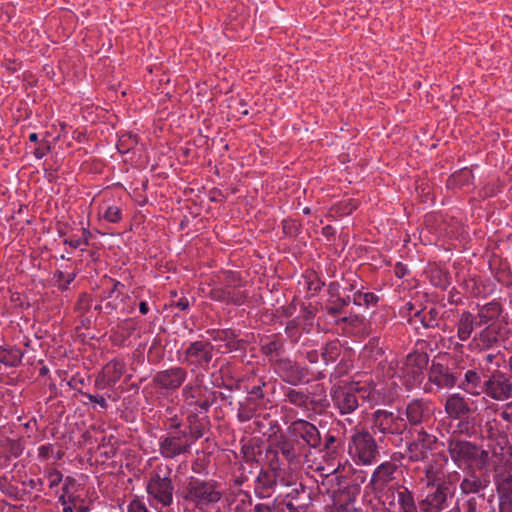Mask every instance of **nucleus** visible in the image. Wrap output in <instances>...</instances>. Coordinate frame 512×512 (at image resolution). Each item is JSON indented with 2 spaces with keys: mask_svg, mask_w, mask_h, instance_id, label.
Wrapping results in <instances>:
<instances>
[{
  "mask_svg": "<svg viewBox=\"0 0 512 512\" xmlns=\"http://www.w3.org/2000/svg\"><path fill=\"white\" fill-rule=\"evenodd\" d=\"M409 367H416V370L425 369L429 363V356L426 352L415 351L407 355L405 362Z\"/></svg>",
  "mask_w": 512,
  "mask_h": 512,
  "instance_id": "nucleus-41",
  "label": "nucleus"
},
{
  "mask_svg": "<svg viewBox=\"0 0 512 512\" xmlns=\"http://www.w3.org/2000/svg\"><path fill=\"white\" fill-rule=\"evenodd\" d=\"M188 372L184 367L173 366L165 370L158 371L152 378L155 388L174 392L178 390L185 382Z\"/></svg>",
  "mask_w": 512,
  "mask_h": 512,
  "instance_id": "nucleus-18",
  "label": "nucleus"
},
{
  "mask_svg": "<svg viewBox=\"0 0 512 512\" xmlns=\"http://www.w3.org/2000/svg\"><path fill=\"white\" fill-rule=\"evenodd\" d=\"M475 316L469 312L464 311L461 313L457 322V337L461 341H466L470 338L474 330Z\"/></svg>",
  "mask_w": 512,
  "mask_h": 512,
  "instance_id": "nucleus-30",
  "label": "nucleus"
},
{
  "mask_svg": "<svg viewBox=\"0 0 512 512\" xmlns=\"http://www.w3.org/2000/svg\"><path fill=\"white\" fill-rule=\"evenodd\" d=\"M501 313V305L496 301H492L480 307L478 317L480 324H486L491 320L498 318Z\"/></svg>",
  "mask_w": 512,
  "mask_h": 512,
  "instance_id": "nucleus-40",
  "label": "nucleus"
},
{
  "mask_svg": "<svg viewBox=\"0 0 512 512\" xmlns=\"http://www.w3.org/2000/svg\"><path fill=\"white\" fill-rule=\"evenodd\" d=\"M497 426H498V423H497L496 419L486 423L488 437L489 438L499 437V441H498L499 444L506 443V437L504 435L500 434Z\"/></svg>",
  "mask_w": 512,
  "mask_h": 512,
  "instance_id": "nucleus-54",
  "label": "nucleus"
},
{
  "mask_svg": "<svg viewBox=\"0 0 512 512\" xmlns=\"http://www.w3.org/2000/svg\"><path fill=\"white\" fill-rule=\"evenodd\" d=\"M95 386L98 389H105L107 387L114 386V384L113 382H110L108 376L103 371H101L95 379Z\"/></svg>",
  "mask_w": 512,
  "mask_h": 512,
  "instance_id": "nucleus-62",
  "label": "nucleus"
},
{
  "mask_svg": "<svg viewBox=\"0 0 512 512\" xmlns=\"http://www.w3.org/2000/svg\"><path fill=\"white\" fill-rule=\"evenodd\" d=\"M349 454L362 465H372L377 462L380 451L374 436L366 429H353L348 446Z\"/></svg>",
  "mask_w": 512,
  "mask_h": 512,
  "instance_id": "nucleus-6",
  "label": "nucleus"
},
{
  "mask_svg": "<svg viewBox=\"0 0 512 512\" xmlns=\"http://www.w3.org/2000/svg\"><path fill=\"white\" fill-rule=\"evenodd\" d=\"M447 451L452 462L458 467L484 469L488 462V452L477 444L452 436L447 441Z\"/></svg>",
  "mask_w": 512,
  "mask_h": 512,
  "instance_id": "nucleus-4",
  "label": "nucleus"
},
{
  "mask_svg": "<svg viewBox=\"0 0 512 512\" xmlns=\"http://www.w3.org/2000/svg\"><path fill=\"white\" fill-rule=\"evenodd\" d=\"M479 341L483 348L488 349L497 342V336L494 332L486 328L479 333Z\"/></svg>",
  "mask_w": 512,
  "mask_h": 512,
  "instance_id": "nucleus-51",
  "label": "nucleus"
},
{
  "mask_svg": "<svg viewBox=\"0 0 512 512\" xmlns=\"http://www.w3.org/2000/svg\"><path fill=\"white\" fill-rule=\"evenodd\" d=\"M461 378V371L449 366L432 361L428 371V384L435 385L438 390L451 389L458 384ZM425 391L431 392L432 387L425 386Z\"/></svg>",
  "mask_w": 512,
  "mask_h": 512,
  "instance_id": "nucleus-16",
  "label": "nucleus"
},
{
  "mask_svg": "<svg viewBox=\"0 0 512 512\" xmlns=\"http://www.w3.org/2000/svg\"><path fill=\"white\" fill-rule=\"evenodd\" d=\"M54 454V445L53 444H45L41 445L38 448V458L41 461L48 460Z\"/></svg>",
  "mask_w": 512,
  "mask_h": 512,
  "instance_id": "nucleus-60",
  "label": "nucleus"
},
{
  "mask_svg": "<svg viewBox=\"0 0 512 512\" xmlns=\"http://www.w3.org/2000/svg\"><path fill=\"white\" fill-rule=\"evenodd\" d=\"M499 512H512V497H498Z\"/></svg>",
  "mask_w": 512,
  "mask_h": 512,
  "instance_id": "nucleus-64",
  "label": "nucleus"
},
{
  "mask_svg": "<svg viewBox=\"0 0 512 512\" xmlns=\"http://www.w3.org/2000/svg\"><path fill=\"white\" fill-rule=\"evenodd\" d=\"M443 474V466L438 464L437 461L431 460L424 467V475L426 478V485L439 484L451 481L446 480L441 475Z\"/></svg>",
  "mask_w": 512,
  "mask_h": 512,
  "instance_id": "nucleus-32",
  "label": "nucleus"
},
{
  "mask_svg": "<svg viewBox=\"0 0 512 512\" xmlns=\"http://www.w3.org/2000/svg\"><path fill=\"white\" fill-rule=\"evenodd\" d=\"M127 512H150L145 502L135 496L127 506Z\"/></svg>",
  "mask_w": 512,
  "mask_h": 512,
  "instance_id": "nucleus-55",
  "label": "nucleus"
},
{
  "mask_svg": "<svg viewBox=\"0 0 512 512\" xmlns=\"http://www.w3.org/2000/svg\"><path fill=\"white\" fill-rule=\"evenodd\" d=\"M396 497L399 505V512H415L417 503L415 493L405 485H398Z\"/></svg>",
  "mask_w": 512,
  "mask_h": 512,
  "instance_id": "nucleus-27",
  "label": "nucleus"
},
{
  "mask_svg": "<svg viewBox=\"0 0 512 512\" xmlns=\"http://www.w3.org/2000/svg\"><path fill=\"white\" fill-rule=\"evenodd\" d=\"M241 453L243 454L244 461L246 463H254L257 462L254 448L250 444H243L241 447Z\"/></svg>",
  "mask_w": 512,
  "mask_h": 512,
  "instance_id": "nucleus-59",
  "label": "nucleus"
},
{
  "mask_svg": "<svg viewBox=\"0 0 512 512\" xmlns=\"http://www.w3.org/2000/svg\"><path fill=\"white\" fill-rule=\"evenodd\" d=\"M242 288L243 287L228 288V286L214 287L210 290L209 297L214 301L240 306L249 297L248 291L243 290Z\"/></svg>",
  "mask_w": 512,
  "mask_h": 512,
  "instance_id": "nucleus-21",
  "label": "nucleus"
},
{
  "mask_svg": "<svg viewBox=\"0 0 512 512\" xmlns=\"http://www.w3.org/2000/svg\"><path fill=\"white\" fill-rule=\"evenodd\" d=\"M457 386L472 396H479L484 392L485 378L476 369H469L460 378Z\"/></svg>",
  "mask_w": 512,
  "mask_h": 512,
  "instance_id": "nucleus-25",
  "label": "nucleus"
},
{
  "mask_svg": "<svg viewBox=\"0 0 512 512\" xmlns=\"http://www.w3.org/2000/svg\"><path fill=\"white\" fill-rule=\"evenodd\" d=\"M399 466L393 461H385L378 465L373 471L369 485L373 490H383L391 481Z\"/></svg>",
  "mask_w": 512,
  "mask_h": 512,
  "instance_id": "nucleus-22",
  "label": "nucleus"
},
{
  "mask_svg": "<svg viewBox=\"0 0 512 512\" xmlns=\"http://www.w3.org/2000/svg\"><path fill=\"white\" fill-rule=\"evenodd\" d=\"M343 345L338 339L326 343L321 350V358L326 365L334 363L341 355Z\"/></svg>",
  "mask_w": 512,
  "mask_h": 512,
  "instance_id": "nucleus-33",
  "label": "nucleus"
},
{
  "mask_svg": "<svg viewBox=\"0 0 512 512\" xmlns=\"http://www.w3.org/2000/svg\"><path fill=\"white\" fill-rule=\"evenodd\" d=\"M371 428L374 434L398 436L407 430V423L399 413L377 409L371 415Z\"/></svg>",
  "mask_w": 512,
  "mask_h": 512,
  "instance_id": "nucleus-12",
  "label": "nucleus"
},
{
  "mask_svg": "<svg viewBox=\"0 0 512 512\" xmlns=\"http://www.w3.org/2000/svg\"><path fill=\"white\" fill-rule=\"evenodd\" d=\"M270 363L279 378L291 386H297L304 383L308 375L307 367H303L298 362L287 357L277 359L271 358Z\"/></svg>",
  "mask_w": 512,
  "mask_h": 512,
  "instance_id": "nucleus-15",
  "label": "nucleus"
},
{
  "mask_svg": "<svg viewBox=\"0 0 512 512\" xmlns=\"http://www.w3.org/2000/svg\"><path fill=\"white\" fill-rule=\"evenodd\" d=\"M207 333L210 335V337L213 341L225 342L226 348L228 351H233V350L239 349L240 341L237 339L238 334H236L234 330L212 329V330H208Z\"/></svg>",
  "mask_w": 512,
  "mask_h": 512,
  "instance_id": "nucleus-28",
  "label": "nucleus"
},
{
  "mask_svg": "<svg viewBox=\"0 0 512 512\" xmlns=\"http://www.w3.org/2000/svg\"><path fill=\"white\" fill-rule=\"evenodd\" d=\"M488 509L483 494L469 497L464 505V512H487Z\"/></svg>",
  "mask_w": 512,
  "mask_h": 512,
  "instance_id": "nucleus-43",
  "label": "nucleus"
},
{
  "mask_svg": "<svg viewBox=\"0 0 512 512\" xmlns=\"http://www.w3.org/2000/svg\"><path fill=\"white\" fill-rule=\"evenodd\" d=\"M23 352L15 346H0V363L16 367L21 363Z\"/></svg>",
  "mask_w": 512,
  "mask_h": 512,
  "instance_id": "nucleus-31",
  "label": "nucleus"
},
{
  "mask_svg": "<svg viewBox=\"0 0 512 512\" xmlns=\"http://www.w3.org/2000/svg\"><path fill=\"white\" fill-rule=\"evenodd\" d=\"M490 479L484 469L471 468L464 470L459 488L462 495L479 494L488 488Z\"/></svg>",
  "mask_w": 512,
  "mask_h": 512,
  "instance_id": "nucleus-19",
  "label": "nucleus"
},
{
  "mask_svg": "<svg viewBox=\"0 0 512 512\" xmlns=\"http://www.w3.org/2000/svg\"><path fill=\"white\" fill-rule=\"evenodd\" d=\"M426 493L419 501L420 512H443L450 507L455 496L453 481L426 485Z\"/></svg>",
  "mask_w": 512,
  "mask_h": 512,
  "instance_id": "nucleus-7",
  "label": "nucleus"
},
{
  "mask_svg": "<svg viewBox=\"0 0 512 512\" xmlns=\"http://www.w3.org/2000/svg\"><path fill=\"white\" fill-rule=\"evenodd\" d=\"M252 505V497L249 492L240 491L236 495L235 506L233 508L234 512H252L250 509Z\"/></svg>",
  "mask_w": 512,
  "mask_h": 512,
  "instance_id": "nucleus-44",
  "label": "nucleus"
},
{
  "mask_svg": "<svg viewBox=\"0 0 512 512\" xmlns=\"http://www.w3.org/2000/svg\"><path fill=\"white\" fill-rule=\"evenodd\" d=\"M203 374H197L195 379L186 384L182 389L184 403L207 413L216 400V392L208 393V388L203 385Z\"/></svg>",
  "mask_w": 512,
  "mask_h": 512,
  "instance_id": "nucleus-10",
  "label": "nucleus"
},
{
  "mask_svg": "<svg viewBox=\"0 0 512 512\" xmlns=\"http://www.w3.org/2000/svg\"><path fill=\"white\" fill-rule=\"evenodd\" d=\"M7 450L12 456L18 457L22 454L23 445L20 440L9 439L7 441Z\"/></svg>",
  "mask_w": 512,
  "mask_h": 512,
  "instance_id": "nucleus-57",
  "label": "nucleus"
},
{
  "mask_svg": "<svg viewBox=\"0 0 512 512\" xmlns=\"http://www.w3.org/2000/svg\"><path fill=\"white\" fill-rule=\"evenodd\" d=\"M178 492V497L183 504L201 512L218 504L223 497L220 484L216 480L201 479L196 476L186 477Z\"/></svg>",
  "mask_w": 512,
  "mask_h": 512,
  "instance_id": "nucleus-2",
  "label": "nucleus"
},
{
  "mask_svg": "<svg viewBox=\"0 0 512 512\" xmlns=\"http://www.w3.org/2000/svg\"><path fill=\"white\" fill-rule=\"evenodd\" d=\"M315 450H322L319 429L306 419H296L287 426L285 433L270 442L267 453L282 456L290 465H299Z\"/></svg>",
  "mask_w": 512,
  "mask_h": 512,
  "instance_id": "nucleus-1",
  "label": "nucleus"
},
{
  "mask_svg": "<svg viewBox=\"0 0 512 512\" xmlns=\"http://www.w3.org/2000/svg\"><path fill=\"white\" fill-rule=\"evenodd\" d=\"M182 363L191 367V371H208L214 358V345L210 340H196L190 342L184 349Z\"/></svg>",
  "mask_w": 512,
  "mask_h": 512,
  "instance_id": "nucleus-8",
  "label": "nucleus"
},
{
  "mask_svg": "<svg viewBox=\"0 0 512 512\" xmlns=\"http://www.w3.org/2000/svg\"><path fill=\"white\" fill-rule=\"evenodd\" d=\"M377 301L378 297L372 292L362 293L357 291L353 294L352 297V302L357 306L365 305L369 307L371 305H375Z\"/></svg>",
  "mask_w": 512,
  "mask_h": 512,
  "instance_id": "nucleus-47",
  "label": "nucleus"
},
{
  "mask_svg": "<svg viewBox=\"0 0 512 512\" xmlns=\"http://www.w3.org/2000/svg\"><path fill=\"white\" fill-rule=\"evenodd\" d=\"M223 286L244 287V280L239 272L225 271L223 272Z\"/></svg>",
  "mask_w": 512,
  "mask_h": 512,
  "instance_id": "nucleus-49",
  "label": "nucleus"
},
{
  "mask_svg": "<svg viewBox=\"0 0 512 512\" xmlns=\"http://www.w3.org/2000/svg\"><path fill=\"white\" fill-rule=\"evenodd\" d=\"M384 354L383 348L380 346L379 338H371L364 346L361 357L367 361L375 362Z\"/></svg>",
  "mask_w": 512,
  "mask_h": 512,
  "instance_id": "nucleus-37",
  "label": "nucleus"
},
{
  "mask_svg": "<svg viewBox=\"0 0 512 512\" xmlns=\"http://www.w3.org/2000/svg\"><path fill=\"white\" fill-rule=\"evenodd\" d=\"M352 299L350 296L342 297L336 296L335 298H328L325 303V310L330 316H337L345 312V308L350 304Z\"/></svg>",
  "mask_w": 512,
  "mask_h": 512,
  "instance_id": "nucleus-35",
  "label": "nucleus"
},
{
  "mask_svg": "<svg viewBox=\"0 0 512 512\" xmlns=\"http://www.w3.org/2000/svg\"><path fill=\"white\" fill-rule=\"evenodd\" d=\"M47 479H48V482H49V487L50 488H54V487L58 486L62 482L63 475L57 469H50V470L47 471Z\"/></svg>",
  "mask_w": 512,
  "mask_h": 512,
  "instance_id": "nucleus-56",
  "label": "nucleus"
},
{
  "mask_svg": "<svg viewBox=\"0 0 512 512\" xmlns=\"http://www.w3.org/2000/svg\"><path fill=\"white\" fill-rule=\"evenodd\" d=\"M265 385L266 383L261 380L259 384L252 386L251 389L248 391V393L251 395L250 397L254 398L256 402H258V400L264 399L265 393L263 391V388L265 387Z\"/></svg>",
  "mask_w": 512,
  "mask_h": 512,
  "instance_id": "nucleus-58",
  "label": "nucleus"
},
{
  "mask_svg": "<svg viewBox=\"0 0 512 512\" xmlns=\"http://www.w3.org/2000/svg\"><path fill=\"white\" fill-rule=\"evenodd\" d=\"M258 402L252 397H246L243 401L239 402L237 419L240 422L250 421L256 414Z\"/></svg>",
  "mask_w": 512,
  "mask_h": 512,
  "instance_id": "nucleus-34",
  "label": "nucleus"
},
{
  "mask_svg": "<svg viewBox=\"0 0 512 512\" xmlns=\"http://www.w3.org/2000/svg\"><path fill=\"white\" fill-rule=\"evenodd\" d=\"M401 373L403 377H408L413 382H420L423 378V369L417 371L416 367H409L406 365V363L403 364Z\"/></svg>",
  "mask_w": 512,
  "mask_h": 512,
  "instance_id": "nucleus-52",
  "label": "nucleus"
},
{
  "mask_svg": "<svg viewBox=\"0 0 512 512\" xmlns=\"http://www.w3.org/2000/svg\"><path fill=\"white\" fill-rule=\"evenodd\" d=\"M103 217L111 223H118L122 218V211L118 206H108Z\"/></svg>",
  "mask_w": 512,
  "mask_h": 512,
  "instance_id": "nucleus-53",
  "label": "nucleus"
},
{
  "mask_svg": "<svg viewBox=\"0 0 512 512\" xmlns=\"http://www.w3.org/2000/svg\"><path fill=\"white\" fill-rule=\"evenodd\" d=\"M334 404L340 414H351L360 405V402H372L374 400V387L371 384L352 382L348 387L339 389L334 397Z\"/></svg>",
  "mask_w": 512,
  "mask_h": 512,
  "instance_id": "nucleus-5",
  "label": "nucleus"
},
{
  "mask_svg": "<svg viewBox=\"0 0 512 512\" xmlns=\"http://www.w3.org/2000/svg\"><path fill=\"white\" fill-rule=\"evenodd\" d=\"M102 371L108 376L110 382L115 385L125 372V364L121 360L113 359L108 362Z\"/></svg>",
  "mask_w": 512,
  "mask_h": 512,
  "instance_id": "nucleus-39",
  "label": "nucleus"
},
{
  "mask_svg": "<svg viewBox=\"0 0 512 512\" xmlns=\"http://www.w3.org/2000/svg\"><path fill=\"white\" fill-rule=\"evenodd\" d=\"M91 297L87 293H81L75 304V311L79 317H83L91 308Z\"/></svg>",
  "mask_w": 512,
  "mask_h": 512,
  "instance_id": "nucleus-50",
  "label": "nucleus"
},
{
  "mask_svg": "<svg viewBox=\"0 0 512 512\" xmlns=\"http://www.w3.org/2000/svg\"><path fill=\"white\" fill-rule=\"evenodd\" d=\"M498 497H512V474L502 475L497 480Z\"/></svg>",
  "mask_w": 512,
  "mask_h": 512,
  "instance_id": "nucleus-46",
  "label": "nucleus"
},
{
  "mask_svg": "<svg viewBox=\"0 0 512 512\" xmlns=\"http://www.w3.org/2000/svg\"><path fill=\"white\" fill-rule=\"evenodd\" d=\"M80 485L76 479L67 476L64 479L62 493L59 496V503L62 505L63 512H89L90 501L82 497Z\"/></svg>",
  "mask_w": 512,
  "mask_h": 512,
  "instance_id": "nucleus-14",
  "label": "nucleus"
},
{
  "mask_svg": "<svg viewBox=\"0 0 512 512\" xmlns=\"http://www.w3.org/2000/svg\"><path fill=\"white\" fill-rule=\"evenodd\" d=\"M404 414L407 425L419 426L431 418L433 410L430 401L416 398L407 403Z\"/></svg>",
  "mask_w": 512,
  "mask_h": 512,
  "instance_id": "nucleus-20",
  "label": "nucleus"
},
{
  "mask_svg": "<svg viewBox=\"0 0 512 512\" xmlns=\"http://www.w3.org/2000/svg\"><path fill=\"white\" fill-rule=\"evenodd\" d=\"M444 409L450 419L460 420L468 417L471 408L467 399L460 393H453L446 399Z\"/></svg>",
  "mask_w": 512,
  "mask_h": 512,
  "instance_id": "nucleus-23",
  "label": "nucleus"
},
{
  "mask_svg": "<svg viewBox=\"0 0 512 512\" xmlns=\"http://www.w3.org/2000/svg\"><path fill=\"white\" fill-rule=\"evenodd\" d=\"M276 504L275 501L267 503H257L254 505L252 512H275Z\"/></svg>",
  "mask_w": 512,
  "mask_h": 512,
  "instance_id": "nucleus-63",
  "label": "nucleus"
},
{
  "mask_svg": "<svg viewBox=\"0 0 512 512\" xmlns=\"http://www.w3.org/2000/svg\"><path fill=\"white\" fill-rule=\"evenodd\" d=\"M499 368L500 364L496 362V368H487L483 372V378H485L483 393L495 401H505L512 397V381L510 376Z\"/></svg>",
  "mask_w": 512,
  "mask_h": 512,
  "instance_id": "nucleus-11",
  "label": "nucleus"
},
{
  "mask_svg": "<svg viewBox=\"0 0 512 512\" xmlns=\"http://www.w3.org/2000/svg\"><path fill=\"white\" fill-rule=\"evenodd\" d=\"M330 403L327 399L326 391L322 385L316 386V391L309 393L308 395V409L306 412H309L307 418H311L312 414H323Z\"/></svg>",
  "mask_w": 512,
  "mask_h": 512,
  "instance_id": "nucleus-26",
  "label": "nucleus"
},
{
  "mask_svg": "<svg viewBox=\"0 0 512 512\" xmlns=\"http://www.w3.org/2000/svg\"><path fill=\"white\" fill-rule=\"evenodd\" d=\"M171 416L166 417L163 420V426L167 433L171 432H183L182 427V419L177 414H172L173 410L171 408H167L166 410Z\"/></svg>",
  "mask_w": 512,
  "mask_h": 512,
  "instance_id": "nucleus-45",
  "label": "nucleus"
},
{
  "mask_svg": "<svg viewBox=\"0 0 512 512\" xmlns=\"http://www.w3.org/2000/svg\"><path fill=\"white\" fill-rule=\"evenodd\" d=\"M300 326V321L298 318H294L288 321L285 331L289 335V337H294L296 340L299 337L298 328Z\"/></svg>",
  "mask_w": 512,
  "mask_h": 512,
  "instance_id": "nucleus-61",
  "label": "nucleus"
},
{
  "mask_svg": "<svg viewBox=\"0 0 512 512\" xmlns=\"http://www.w3.org/2000/svg\"><path fill=\"white\" fill-rule=\"evenodd\" d=\"M76 275L75 273L65 274L61 270H56L53 274V279L58 287V289L62 292L66 291L72 281H74Z\"/></svg>",
  "mask_w": 512,
  "mask_h": 512,
  "instance_id": "nucleus-48",
  "label": "nucleus"
},
{
  "mask_svg": "<svg viewBox=\"0 0 512 512\" xmlns=\"http://www.w3.org/2000/svg\"><path fill=\"white\" fill-rule=\"evenodd\" d=\"M281 471L279 456L274 455V459L269 462L268 468H262L255 479L254 493L258 498L271 497L278 480L287 486H292V477L285 480L284 477H281Z\"/></svg>",
  "mask_w": 512,
  "mask_h": 512,
  "instance_id": "nucleus-9",
  "label": "nucleus"
},
{
  "mask_svg": "<svg viewBox=\"0 0 512 512\" xmlns=\"http://www.w3.org/2000/svg\"><path fill=\"white\" fill-rule=\"evenodd\" d=\"M308 395L307 391L293 387H287L283 390L284 401L303 411L308 409Z\"/></svg>",
  "mask_w": 512,
  "mask_h": 512,
  "instance_id": "nucleus-29",
  "label": "nucleus"
},
{
  "mask_svg": "<svg viewBox=\"0 0 512 512\" xmlns=\"http://www.w3.org/2000/svg\"><path fill=\"white\" fill-rule=\"evenodd\" d=\"M262 353L269 358V360L280 358L283 352V343L278 339L269 340L261 345Z\"/></svg>",
  "mask_w": 512,
  "mask_h": 512,
  "instance_id": "nucleus-42",
  "label": "nucleus"
},
{
  "mask_svg": "<svg viewBox=\"0 0 512 512\" xmlns=\"http://www.w3.org/2000/svg\"><path fill=\"white\" fill-rule=\"evenodd\" d=\"M173 468L170 464L160 462L149 472L145 491L151 506L161 509L169 508L174 503L175 483Z\"/></svg>",
  "mask_w": 512,
  "mask_h": 512,
  "instance_id": "nucleus-3",
  "label": "nucleus"
},
{
  "mask_svg": "<svg viewBox=\"0 0 512 512\" xmlns=\"http://www.w3.org/2000/svg\"><path fill=\"white\" fill-rule=\"evenodd\" d=\"M194 443L186 434V430L171 432L160 437L158 451L164 459H175L190 453Z\"/></svg>",
  "mask_w": 512,
  "mask_h": 512,
  "instance_id": "nucleus-13",
  "label": "nucleus"
},
{
  "mask_svg": "<svg viewBox=\"0 0 512 512\" xmlns=\"http://www.w3.org/2000/svg\"><path fill=\"white\" fill-rule=\"evenodd\" d=\"M413 317L418 318L423 327L425 328H435L439 324V311L432 307L429 310L425 311L423 309L416 310L413 314Z\"/></svg>",
  "mask_w": 512,
  "mask_h": 512,
  "instance_id": "nucleus-36",
  "label": "nucleus"
},
{
  "mask_svg": "<svg viewBox=\"0 0 512 512\" xmlns=\"http://www.w3.org/2000/svg\"><path fill=\"white\" fill-rule=\"evenodd\" d=\"M437 437L429 434L423 428L417 431L416 437L407 445V457L410 462H424L429 453L435 448Z\"/></svg>",
  "mask_w": 512,
  "mask_h": 512,
  "instance_id": "nucleus-17",
  "label": "nucleus"
},
{
  "mask_svg": "<svg viewBox=\"0 0 512 512\" xmlns=\"http://www.w3.org/2000/svg\"><path fill=\"white\" fill-rule=\"evenodd\" d=\"M474 176L470 169L464 168L454 174H452L447 180V186L451 187H463L472 184Z\"/></svg>",
  "mask_w": 512,
  "mask_h": 512,
  "instance_id": "nucleus-38",
  "label": "nucleus"
},
{
  "mask_svg": "<svg viewBox=\"0 0 512 512\" xmlns=\"http://www.w3.org/2000/svg\"><path fill=\"white\" fill-rule=\"evenodd\" d=\"M186 434L195 442L202 438L207 430L209 424V418L207 415H201V410L198 409L192 411L187 417Z\"/></svg>",
  "mask_w": 512,
  "mask_h": 512,
  "instance_id": "nucleus-24",
  "label": "nucleus"
}]
</instances>
